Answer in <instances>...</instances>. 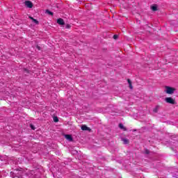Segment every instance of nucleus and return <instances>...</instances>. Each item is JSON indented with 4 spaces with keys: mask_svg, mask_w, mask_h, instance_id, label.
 <instances>
[{
    "mask_svg": "<svg viewBox=\"0 0 178 178\" xmlns=\"http://www.w3.org/2000/svg\"><path fill=\"white\" fill-rule=\"evenodd\" d=\"M165 92L166 94H175V91H176V89L175 88H172L170 86H165Z\"/></svg>",
    "mask_w": 178,
    "mask_h": 178,
    "instance_id": "1",
    "label": "nucleus"
},
{
    "mask_svg": "<svg viewBox=\"0 0 178 178\" xmlns=\"http://www.w3.org/2000/svg\"><path fill=\"white\" fill-rule=\"evenodd\" d=\"M165 102L167 104H171V105H176V100H175V99L172 97H165Z\"/></svg>",
    "mask_w": 178,
    "mask_h": 178,
    "instance_id": "2",
    "label": "nucleus"
},
{
    "mask_svg": "<svg viewBox=\"0 0 178 178\" xmlns=\"http://www.w3.org/2000/svg\"><path fill=\"white\" fill-rule=\"evenodd\" d=\"M25 6L26 8H29L30 9H31V8L33 6V3L30 1H25Z\"/></svg>",
    "mask_w": 178,
    "mask_h": 178,
    "instance_id": "3",
    "label": "nucleus"
},
{
    "mask_svg": "<svg viewBox=\"0 0 178 178\" xmlns=\"http://www.w3.org/2000/svg\"><path fill=\"white\" fill-rule=\"evenodd\" d=\"M57 23L58 24H59L60 26H63L65 24V21L63 20V19L62 18H58L57 19Z\"/></svg>",
    "mask_w": 178,
    "mask_h": 178,
    "instance_id": "4",
    "label": "nucleus"
},
{
    "mask_svg": "<svg viewBox=\"0 0 178 178\" xmlns=\"http://www.w3.org/2000/svg\"><path fill=\"white\" fill-rule=\"evenodd\" d=\"M65 138L68 140V141H73V138L72 137V135L67 134L65 136Z\"/></svg>",
    "mask_w": 178,
    "mask_h": 178,
    "instance_id": "5",
    "label": "nucleus"
},
{
    "mask_svg": "<svg viewBox=\"0 0 178 178\" xmlns=\"http://www.w3.org/2000/svg\"><path fill=\"white\" fill-rule=\"evenodd\" d=\"M151 9L152 10H153V12H156V10H158V6H156V4H154L151 6Z\"/></svg>",
    "mask_w": 178,
    "mask_h": 178,
    "instance_id": "6",
    "label": "nucleus"
},
{
    "mask_svg": "<svg viewBox=\"0 0 178 178\" xmlns=\"http://www.w3.org/2000/svg\"><path fill=\"white\" fill-rule=\"evenodd\" d=\"M81 130H83V131H87L90 130V128L88 127H87L86 125H82Z\"/></svg>",
    "mask_w": 178,
    "mask_h": 178,
    "instance_id": "7",
    "label": "nucleus"
},
{
    "mask_svg": "<svg viewBox=\"0 0 178 178\" xmlns=\"http://www.w3.org/2000/svg\"><path fill=\"white\" fill-rule=\"evenodd\" d=\"M122 141H123V144L127 145L130 143V140L127 138H122Z\"/></svg>",
    "mask_w": 178,
    "mask_h": 178,
    "instance_id": "8",
    "label": "nucleus"
},
{
    "mask_svg": "<svg viewBox=\"0 0 178 178\" xmlns=\"http://www.w3.org/2000/svg\"><path fill=\"white\" fill-rule=\"evenodd\" d=\"M119 127L120 129H121V130H124V131H127V129L124 126H123V124H120Z\"/></svg>",
    "mask_w": 178,
    "mask_h": 178,
    "instance_id": "9",
    "label": "nucleus"
},
{
    "mask_svg": "<svg viewBox=\"0 0 178 178\" xmlns=\"http://www.w3.org/2000/svg\"><path fill=\"white\" fill-rule=\"evenodd\" d=\"M29 19L33 22L35 24H38L40 22H38V20L34 19L33 17H29Z\"/></svg>",
    "mask_w": 178,
    "mask_h": 178,
    "instance_id": "10",
    "label": "nucleus"
},
{
    "mask_svg": "<svg viewBox=\"0 0 178 178\" xmlns=\"http://www.w3.org/2000/svg\"><path fill=\"white\" fill-rule=\"evenodd\" d=\"M45 13L49 15L50 16H54V13L51 12L49 10H46Z\"/></svg>",
    "mask_w": 178,
    "mask_h": 178,
    "instance_id": "11",
    "label": "nucleus"
},
{
    "mask_svg": "<svg viewBox=\"0 0 178 178\" xmlns=\"http://www.w3.org/2000/svg\"><path fill=\"white\" fill-rule=\"evenodd\" d=\"M159 109V106H156L153 109V112H154V113H157Z\"/></svg>",
    "mask_w": 178,
    "mask_h": 178,
    "instance_id": "12",
    "label": "nucleus"
},
{
    "mask_svg": "<svg viewBox=\"0 0 178 178\" xmlns=\"http://www.w3.org/2000/svg\"><path fill=\"white\" fill-rule=\"evenodd\" d=\"M54 122L58 123V122H59V118H58V117H54Z\"/></svg>",
    "mask_w": 178,
    "mask_h": 178,
    "instance_id": "13",
    "label": "nucleus"
},
{
    "mask_svg": "<svg viewBox=\"0 0 178 178\" xmlns=\"http://www.w3.org/2000/svg\"><path fill=\"white\" fill-rule=\"evenodd\" d=\"M70 27H72V26L69 24H67L65 26V29H70Z\"/></svg>",
    "mask_w": 178,
    "mask_h": 178,
    "instance_id": "14",
    "label": "nucleus"
},
{
    "mask_svg": "<svg viewBox=\"0 0 178 178\" xmlns=\"http://www.w3.org/2000/svg\"><path fill=\"white\" fill-rule=\"evenodd\" d=\"M30 127L32 130H35V127L33 124H30Z\"/></svg>",
    "mask_w": 178,
    "mask_h": 178,
    "instance_id": "15",
    "label": "nucleus"
},
{
    "mask_svg": "<svg viewBox=\"0 0 178 178\" xmlns=\"http://www.w3.org/2000/svg\"><path fill=\"white\" fill-rule=\"evenodd\" d=\"M118 35H114L113 37V38H114V40H118Z\"/></svg>",
    "mask_w": 178,
    "mask_h": 178,
    "instance_id": "16",
    "label": "nucleus"
},
{
    "mask_svg": "<svg viewBox=\"0 0 178 178\" xmlns=\"http://www.w3.org/2000/svg\"><path fill=\"white\" fill-rule=\"evenodd\" d=\"M145 153L147 154H149V150H148V149H146Z\"/></svg>",
    "mask_w": 178,
    "mask_h": 178,
    "instance_id": "17",
    "label": "nucleus"
},
{
    "mask_svg": "<svg viewBox=\"0 0 178 178\" xmlns=\"http://www.w3.org/2000/svg\"><path fill=\"white\" fill-rule=\"evenodd\" d=\"M36 48H37V49H38V51H41V47L37 45Z\"/></svg>",
    "mask_w": 178,
    "mask_h": 178,
    "instance_id": "18",
    "label": "nucleus"
},
{
    "mask_svg": "<svg viewBox=\"0 0 178 178\" xmlns=\"http://www.w3.org/2000/svg\"><path fill=\"white\" fill-rule=\"evenodd\" d=\"M129 88L131 90H133V85L131 83H129Z\"/></svg>",
    "mask_w": 178,
    "mask_h": 178,
    "instance_id": "19",
    "label": "nucleus"
},
{
    "mask_svg": "<svg viewBox=\"0 0 178 178\" xmlns=\"http://www.w3.org/2000/svg\"><path fill=\"white\" fill-rule=\"evenodd\" d=\"M128 83L129 84H131V80H130L129 79H127Z\"/></svg>",
    "mask_w": 178,
    "mask_h": 178,
    "instance_id": "20",
    "label": "nucleus"
},
{
    "mask_svg": "<svg viewBox=\"0 0 178 178\" xmlns=\"http://www.w3.org/2000/svg\"><path fill=\"white\" fill-rule=\"evenodd\" d=\"M24 71L29 72V70H27L26 69H24Z\"/></svg>",
    "mask_w": 178,
    "mask_h": 178,
    "instance_id": "21",
    "label": "nucleus"
}]
</instances>
